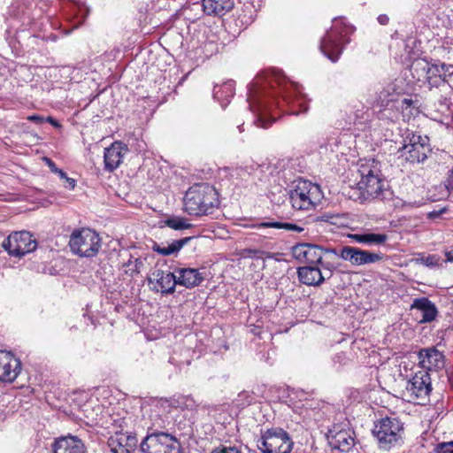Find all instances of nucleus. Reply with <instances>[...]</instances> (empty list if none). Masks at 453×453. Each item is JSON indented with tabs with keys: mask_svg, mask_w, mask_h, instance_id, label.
<instances>
[{
	"mask_svg": "<svg viewBox=\"0 0 453 453\" xmlns=\"http://www.w3.org/2000/svg\"><path fill=\"white\" fill-rule=\"evenodd\" d=\"M149 280H155L160 287L161 293L165 295L173 294L175 291V286L177 285L175 271L172 273L163 271L161 269H156L152 273L151 278H150Z\"/></svg>",
	"mask_w": 453,
	"mask_h": 453,
	"instance_id": "412c9836",
	"label": "nucleus"
},
{
	"mask_svg": "<svg viewBox=\"0 0 453 453\" xmlns=\"http://www.w3.org/2000/svg\"><path fill=\"white\" fill-rule=\"evenodd\" d=\"M135 150L139 153H142V152H145L146 151V143L144 141H139L137 139H135Z\"/></svg>",
	"mask_w": 453,
	"mask_h": 453,
	"instance_id": "49530a36",
	"label": "nucleus"
},
{
	"mask_svg": "<svg viewBox=\"0 0 453 453\" xmlns=\"http://www.w3.org/2000/svg\"><path fill=\"white\" fill-rule=\"evenodd\" d=\"M354 432L334 425L329 429L326 438L330 447L342 452H349L355 445Z\"/></svg>",
	"mask_w": 453,
	"mask_h": 453,
	"instance_id": "ddd939ff",
	"label": "nucleus"
},
{
	"mask_svg": "<svg viewBox=\"0 0 453 453\" xmlns=\"http://www.w3.org/2000/svg\"><path fill=\"white\" fill-rule=\"evenodd\" d=\"M443 68L444 63L434 64L429 66V73L427 75L426 81L433 87H438L441 83H443Z\"/></svg>",
	"mask_w": 453,
	"mask_h": 453,
	"instance_id": "7c9ffc66",
	"label": "nucleus"
},
{
	"mask_svg": "<svg viewBox=\"0 0 453 453\" xmlns=\"http://www.w3.org/2000/svg\"><path fill=\"white\" fill-rule=\"evenodd\" d=\"M192 237H185L179 240H173L171 243H157L155 242L152 246V250L162 255V256H170L173 254H177L186 244L189 242Z\"/></svg>",
	"mask_w": 453,
	"mask_h": 453,
	"instance_id": "bb28decb",
	"label": "nucleus"
},
{
	"mask_svg": "<svg viewBox=\"0 0 453 453\" xmlns=\"http://www.w3.org/2000/svg\"><path fill=\"white\" fill-rule=\"evenodd\" d=\"M434 450L435 453H453V441L439 443Z\"/></svg>",
	"mask_w": 453,
	"mask_h": 453,
	"instance_id": "a19ab883",
	"label": "nucleus"
},
{
	"mask_svg": "<svg viewBox=\"0 0 453 453\" xmlns=\"http://www.w3.org/2000/svg\"><path fill=\"white\" fill-rule=\"evenodd\" d=\"M346 196L356 202L363 203L365 202H369L365 195L363 188H361V185H359V181L357 182L356 187H349Z\"/></svg>",
	"mask_w": 453,
	"mask_h": 453,
	"instance_id": "2f4dec72",
	"label": "nucleus"
},
{
	"mask_svg": "<svg viewBox=\"0 0 453 453\" xmlns=\"http://www.w3.org/2000/svg\"><path fill=\"white\" fill-rule=\"evenodd\" d=\"M46 121L50 123L52 126H54L56 127H60V124L55 119H53L52 117H48Z\"/></svg>",
	"mask_w": 453,
	"mask_h": 453,
	"instance_id": "6e6d98bb",
	"label": "nucleus"
},
{
	"mask_svg": "<svg viewBox=\"0 0 453 453\" xmlns=\"http://www.w3.org/2000/svg\"><path fill=\"white\" fill-rule=\"evenodd\" d=\"M440 257L437 255H427L421 256L420 257L416 258V262L418 264H421L429 268H434L440 264Z\"/></svg>",
	"mask_w": 453,
	"mask_h": 453,
	"instance_id": "c9c22d12",
	"label": "nucleus"
},
{
	"mask_svg": "<svg viewBox=\"0 0 453 453\" xmlns=\"http://www.w3.org/2000/svg\"><path fill=\"white\" fill-rule=\"evenodd\" d=\"M326 249L311 243H298L292 247L293 257L301 263H307L310 265H317L322 263V257L331 255L326 253Z\"/></svg>",
	"mask_w": 453,
	"mask_h": 453,
	"instance_id": "4468645a",
	"label": "nucleus"
},
{
	"mask_svg": "<svg viewBox=\"0 0 453 453\" xmlns=\"http://www.w3.org/2000/svg\"><path fill=\"white\" fill-rule=\"evenodd\" d=\"M234 95V82L233 81H227L220 86L214 87L213 97L220 103L223 108L229 104Z\"/></svg>",
	"mask_w": 453,
	"mask_h": 453,
	"instance_id": "cd10ccee",
	"label": "nucleus"
},
{
	"mask_svg": "<svg viewBox=\"0 0 453 453\" xmlns=\"http://www.w3.org/2000/svg\"><path fill=\"white\" fill-rule=\"evenodd\" d=\"M413 101L410 98H403L402 101V106L405 108H409L412 105Z\"/></svg>",
	"mask_w": 453,
	"mask_h": 453,
	"instance_id": "5fc2aeb1",
	"label": "nucleus"
},
{
	"mask_svg": "<svg viewBox=\"0 0 453 453\" xmlns=\"http://www.w3.org/2000/svg\"><path fill=\"white\" fill-rule=\"evenodd\" d=\"M61 180H63L65 181V188H68L69 190H72L75 188L76 186V181L73 178H69L66 174H65V178H62Z\"/></svg>",
	"mask_w": 453,
	"mask_h": 453,
	"instance_id": "c03bdc74",
	"label": "nucleus"
},
{
	"mask_svg": "<svg viewBox=\"0 0 453 453\" xmlns=\"http://www.w3.org/2000/svg\"><path fill=\"white\" fill-rule=\"evenodd\" d=\"M378 447L383 450H394L404 443V426L398 418L386 417L379 419L372 429Z\"/></svg>",
	"mask_w": 453,
	"mask_h": 453,
	"instance_id": "f03ea898",
	"label": "nucleus"
},
{
	"mask_svg": "<svg viewBox=\"0 0 453 453\" xmlns=\"http://www.w3.org/2000/svg\"><path fill=\"white\" fill-rule=\"evenodd\" d=\"M418 357V363L424 371H437L444 367V356L435 347L420 349Z\"/></svg>",
	"mask_w": 453,
	"mask_h": 453,
	"instance_id": "dca6fc26",
	"label": "nucleus"
},
{
	"mask_svg": "<svg viewBox=\"0 0 453 453\" xmlns=\"http://www.w3.org/2000/svg\"><path fill=\"white\" fill-rule=\"evenodd\" d=\"M347 361H348V358L344 352L336 353L333 357V362L335 365H338L339 366L344 365L347 364Z\"/></svg>",
	"mask_w": 453,
	"mask_h": 453,
	"instance_id": "79ce46f5",
	"label": "nucleus"
},
{
	"mask_svg": "<svg viewBox=\"0 0 453 453\" xmlns=\"http://www.w3.org/2000/svg\"><path fill=\"white\" fill-rule=\"evenodd\" d=\"M181 398L186 401L185 402V405H186L187 408H193L194 407V401H193L192 398L186 397V396H183Z\"/></svg>",
	"mask_w": 453,
	"mask_h": 453,
	"instance_id": "864d4df0",
	"label": "nucleus"
},
{
	"mask_svg": "<svg viewBox=\"0 0 453 453\" xmlns=\"http://www.w3.org/2000/svg\"><path fill=\"white\" fill-rule=\"evenodd\" d=\"M165 225L174 230L188 229L191 224L182 218H170L165 220Z\"/></svg>",
	"mask_w": 453,
	"mask_h": 453,
	"instance_id": "f704fd0d",
	"label": "nucleus"
},
{
	"mask_svg": "<svg viewBox=\"0 0 453 453\" xmlns=\"http://www.w3.org/2000/svg\"><path fill=\"white\" fill-rule=\"evenodd\" d=\"M350 238L358 243H365L368 245H379L385 243L388 237L386 234L367 233L354 234L350 235Z\"/></svg>",
	"mask_w": 453,
	"mask_h": 453,
	"instance_id": "c85d7f7f",
	"label": "nucleus"
},
{
	"mask_svg": "<svg viewBox=\"0 0 453 453\" xmlns=\"http://www.w3.org/2000/svg\"><path fill=\"white\" fill-rule=\"evenodd\" d=\"M27 119L35 122V123H42L43 121V118L39 115H31L27 117Z\"/></svg>",
	"mask_w": 453,
	"mask_h": 453,
	"instance_id": "de8ad7c7",
	"label": "nucleus"
},
{
	"mask_svg": "<svg viewBox=\"0 0 453 453\" xmlns=\"http://www.w3.org/2000/svg\"><path fill=\"white\" fill-rule=\"evenodd\" d=\"M249 101H250L249 107L254 113H256L257 115V118L256 120L257 126L261 127L263 128H267L268 126L272 122L274 121V119H272V118L269 119H266V114L271 108L269 104L265 100H264L255 95L250 96L249 97Z\"/></svg>",
	"mask_w": 453,
	"mask_h": 453,
	"instance_id": "aec40b11",
	"label": "nucleus"
},
{
	"mask_svg": "<svg viewBox=\"0 0 453 453\" xmlns=\"http://www.w3.org/2000/svg\"><path fill=\"white\" fill-rule=\"evenodd\" d=\"M256 443L261 453H290L294 446L290 434L281 427L261 430Z\"/></svg>",
	"mask_w": 453,
	"mask_h": 453,
	"instance_id": "20e7f679",
	"label": "nucleus"
},
{
	"mask_svg": "<svg viewBox=\"0 0 453 453\" xmlns=\"http://www.w3.org/2000/svg\"><path fill=\"white\" fill-rule=\"evenodd\" d=\"M429 66L430 64L426 59L418 58L411 63L410 71L413 78L420 81L421 79H427L430 71Z\"/></svg>",
	"mask_w": 453,
	"mask_h": 453,
	"instance_id": "c756f323",
	"label": "nucleus"
},
{
	"mask_svg": "<svg viewBox=\"0 0 453 453\" xmlns=\"http://www.w3.org/2000/svg\"><path fill=\"white\" fill-rule=\"evenodd\" d=\"M53 453H86L83 441L77 436L57 438L52 445Z\"/></svg>",
	"mask_w": 453,
	"mask_h": 453,
	"instance_id": "a211bd4d",
	"label": "nucleus"
},
{
	"mask_svg": "<svg viewBox=\"0 0 453 453\" xmlns=\"http://www.w3.org/2000/svg\"><path fill=\"white\" fill-rule=\"evenodd\" d=\"M180 449L177 439L164 432L148 434L140 445L142 453H180Z\"/></svg>",
	"mask_w": 453,
	"mask_h": 453,
	"instance_id": "1a4fd4ad",
	"label": "nucleus"
},
{
	"mask_svg": "<svg viewBox=\"0 0 453 453\" xmlns=\"http://www.w3.org/2000/svg\"><path fill=\"white\" fill-rule=\"evenodd\" d=\"M37 242L27 231L14 232L8 235L3 242L2 248L12 257H22L34 251Z\"/></svg>",
	"mask_w": 453,
	"mask_h": 453,
	"instance_id": "9d476101",
	"label": "nucleus"
},
{
	"mask_svg": "<svg viewBox=\"0 0 453 453\" xmlns=\"http://www.w3.org/2000/svg\"><path fill=\"white\" fill-rule=\"evenodd\" d=\"M43 161L49 166L50 171L52 173H57L60 177V179L65 178V173L63 170L58 168L56 164L50 158L44 157Z\"/></svg>",
	"mask_w": 453,
	"mask_h": 453,
	"instance_id": "58836bf2",
	"label": "nucleus"
},
{
	"mask_svg": "<svg viewBox=\"0 0 453 453\" xmlns=\"http://www.w3.org/2000/svg\"><path fill=\"white\" fill-rule=\"evenodd\" d=\"M133 257L130 256V258L127 262L124 263L125 273L133 276L140 273L141 268L143 266V261L141 258H134L132 260Z\"/></svg>",
	"mask_w": 453,
	"mask_h": 453,
	"instance_id": "473e14b6",
	"label": "nucleus"
},
{
	"mask_svg": "<svg viewBox=\"0 0 453 453\" xmlns=\"http://www.w3.org/2000/svg\"><path fill=\"white\" fill-rule=\"evenodd\" d=\"M297 274L299 280L307 286H319L325 280V276L317 265L299 267Z\"/></svg>",
	"mask_w": 453,
	"mask_h": 453,
	"instance_id": "5701e85b",
	"label": "nucleus"
},
{
	"mask_svg": "<svg viewBox=\"0 0 453 453\" xmlns=\"http://www.w3.org/2000/svg\"><path fill=\"white\" fill-rule=\"evenodd\" d=\"M378 21L380 25H387L389 21V18L385 14H381L378 17Z\"/></svg>",
	"mask_w": 453,
	"mask_h": 453,
	"instance_id": "8fccbe9b",
	"label": "nucleus"
},
{
	"mask_svg": "<svg viewBox=\"0 0 453 453\" xmlns=\"http://www.w3.org/2000/svg\"><path fill=\"white\" fill-rule=\"evenodd\" d=\"M250 227L256 228L257 230H264L266 228H276L282 229L287 232H296L302 233L304 231V227L289 222H280V221H273V220H265L257 224H253L249 226Z\"/></svg>",
	"mask_w": 453,
	"mask_h": 453,
	"instance_id": "a878e982",
	"label": "nucleus"
},
{
	"mask_svg": "<svg viewBox=\"0 0 453 453\" xmlns=\"http://www.w3.org/2000/svg\"><path fill=\"white\" fill-rule=\"evenodd\" d=\"M334 218L333 215L323 214L317 218V221L329 222Z\"/></svg>",
	"mask_w": 453,
	"mask_h": 453,
	"instance_id": "09e8293b",
	"label": "nucleus"
},
{
	"mask_svg": "<svg viewBox=\"0 0 453 453\" xmlns=\"http://www.w3.org/2000/svg\"><path fill=\"white\" fill-rule=\"evenodd\" d=\"M177 284L184 286L187 288H192L199 286L204 280L203 275L198 269L195 268H177L175 269Z\"/></svg>",
	"mask_w": 453,
	"mask_h": 453,
	"instance_id": "4be33fe9",
	"label": "nucleus"
},
{
	"mask_svg": "<svg viewBox=\"0 0 453 453\" xmlns=\"http://www.w3.org/2000/svg\"><path fill=\"white\" fill-rule=\"evenodd\" d=\"M234 0H203V10L207 15L223 16L234 8Z\"/></svg>",
	"mask_w": 453,
	"mask_h": 453,
	"instance_id": "b1692460",
	"label": "nucleus"
},
{
	"mask_svg": "<svg viewBox=\"0 0 453 453\" xmlns=\"http://www.w3.org/2000/svg\"><path fill=\"white\" fill-rule=\"evenodd\" d=\"M219 204L218 192L208 183L190 187L184 196V210L193 216L211 214Z\"/></svg>",
	"mask_w": 453,
	"mask_h": 453,
	"instance_id": "f257e3e1",
	"label": "nucleus"
},
{
	"mask_svg": "<svg viewBox=\"0 0 453 453\" xmlns=\"http://www.w3.org/2000/svg\"><path fill=\"white\" fill-rule=\"evenodd\" d=\"M326 252L333 253L334 256L349 261L353 265L373 264L382 260L383 258V255L381 253H372L368 250H364L351 246H344L339 252L336 250H326Z\"/></svg>",
	"mask_w": 453,
	"mask_h": 453,
	"instance_id": "f8f14e48",
	"label": "nucleus"
},
{
	"mask_svg": "<svg viewBox=\"0 0 453 453\" xmlns=\"http://www.w3.org/2000/svg\"><path fill=\"white\" fill-rule=\"evenodd\" d=\"M430 151L428 138L415 134H409L403 140V144L398 149V157L414 164L424 161Z\"/></svg>",
	"mask_w": 453,
	"mask_h": 453,
	"instance_id": "6e6552de",
	"label": "nucleus"
},
{
	"mask_svg": "<svg viewBox=\"0 0 453 453\" xmlns=\"http://www.w3.org/2000/svg\"><path fill=\"white\" fill-rule=\"evenodd\" d=\"M138 444V440L134 434L116 433L108 440V445L112 453H133Z\"/></svg>",
	"mask_w": 453,
	"mask_h": 453,
	"instance_id": "f3484780",
	"label": "nucleus"
},
{
	"mask_svg": "<svg viewBox=\"0 0 453 453\" xmlns=\"http://www.w3.org/2000/svg\"><path fill=\"white\" fill-rule=\"evenodd\" d=\"M432 390L431 378L428 372L421 370L417 372L407 382L404 395L408 402H417L427 399Z\"/></svg>",
	"mask_w": 453,
	"mask_h": 453,
	"instance_id": "9b49d317",
	"label": "nucleus"
},
{
	"mask_svg": "<svg viewBox=\"0 0 453 453\" xmlns=\"http://www.w3.org/2000/svg\"><path fill=\"white\" fill-rule=\"evenodd\" d=\"M444 211H445V209H442L440 211H433L429 212L428 217L430 219H435V218H438Z\"/></svg>",
	"mask_w": 453,
	"mask_h": 453,
	"instance_id": "3c124183",
	"label": "nucleus"
},
{
	"mask_svg": "<svg viewBox=\"0 0 453 453\" xmlns=\"http://www.w3.org/2000/svg\"><path fill=\"white\" fill-rule=\"evenodd\" d=\"M262 253H264V252L259 250H255V249H245V250H243V255L245 257H254L257 254H262Z\"/></svg>",
	"mask_w": 453,
	"mask_h": 453,
	"instance_id": "a18cd8bd",
	"label": "nucleus"
},
{
	"mask_svg": "<svg viewBox=\"0 0 453 453\" xmlns=\"http://www.w3.org/2000/svg\"><path fill=\"white\" fill-rule=\"evenodd\" d=\"M380 169L374 160L361 164L358 169L360 174L359 185L363 188L368 201L384 200L389 193L385 188V182L380 177Z\"/></svg>",
	"mask_w": 453,
	"mask_h": 453,
	"instance_id": "7ed1b4c3",
	"label": "nucleus"
},
{
	"mask_svg": "<svg viewBox=\"0 0 453 453\" xmlns=\"http://www.w3.org/2000/svg\"><path fill=\"white\" fill-rule=\"evenodd\" d=\"M318 265H320L322 266V268H324L325 270H327L329 272V275L327 276V278L331 277L332 275V272L334 270L336 269V265L331 261H325L323 258H322V263H319Z\"/></svg>",
	"mask_w": 453,
	"mask_h": 453,
	"instance_id": "37998d69",
	"label": "nucleus"
},
{
	"mask_svg": "<svg viewBox=\"0 0 453 453\" xmlns=\"http://www.w3.org/2000/svg\"><path fill=\"white\" fill-rule=\"evenodd\" d=\"M349 30L350 27L342 26L340 20L334 19V25L321 39L319 50L332 62L338 61L342 53L343 45L349 42L346 36Z\"/></svg>",
	"mask_w": 453,
	"mask_h": 453,
	"instance_id": "423d86ee",
	"label": "nucleus"
},
{
	"mask_svg": "<svg viewBox=\"0 0 453 453\" xmlns=\"http://www.w3.org/2000/svg\"><path fill=\"white\" fill-rule=\"evenodd\" d=\"M290 87H293L295 92H296L298 94V96L296 95V98L295 102H293V104H295L296 102L297 105L300 108L298 111H294L292 113L298 115L300 113L307 112L309 107H308V104H306V102L304 101L303 97L302 96H300L301 92L299 91L298 86L291 83Z\"/></svg>",
	"mask_w": 453,
	"mask_h": 453,
	"instance_id": "e433bc0d",
	"label": "nucleus"
},
{
	"mask_svg": "<svg viewBox=\"0 0 453 453\" xmlns=\"http://www.w3.org/2000/svg\"><path fill=\"white\" fill-rule=\"evenodd\" d=\"M447 261L453 262V249L445 252Z\"/></svg>",
	"mask_w": 453,
	"mask_h": 453,
	"instance_id": "4d7b16f0",
	"label": "nucleus"
},
{
	"mask_svg": "<svg viewBox=\"0 0 453 453\" xmlns=\"http://www.w3.org/2000/svg\"><path fill=\"white\" fill-rule=\"evenodd\" d=\"M127 151V146L120 142H115L109 148H106L104 156V168L109 172L117 169L122 163Z\"/></svg>",
	"mask_w": 453,
	"mask_h": 453,
	"instance_id": "6ab92c4d",
	"label": "nucleus"
},
{
	"mask_svg": "<svg viewBox=\"0 0 453 453\" xmlns=\"http://www.w3.org/2000/svg\"><path fill=\"white\" fill-rule=\"evenodd\" d=\"M213 453H242L239 449H237L236 448H228V449H224L222 450H220L219 452H213Z\"/></svg>",
	"mask_w": 453,
	"mask_h": 453,
	"instance_id": "603ef678",
	"label": "nucleus"
},
{
	"mask_svg": "<svg viewBox=\"0 0 453 453\" xmlns=\"http://www.w3.org/2000/svg\"><path fill=\"white\" fill-rule=\"evenodd\" d=\"M274 80L280 87V93L282 94L284 100L289 103L291 96H290V94H288V88H287V84H284V85L282 84L284 78L275 76Z\"/></svg>",
	"mask_w": 453,
	"mask_h": 453,
	"instance_id": "ea45409f",
	"label": "nucleus"
},
{
	"mask_svg": "<svg viewBox=\"0 0 453 453\" xmlns=\"http://www.w3.org/2000/svg\"><path fill=\"white\" fill-rule=\"evenodd\" d=\"M32 4V0H16L12 5V12L16 17L27 14V10Z\"/></svg>",
	"mask_w": 453,
	"mask_h": 453,
	"instance_id": "72a5a7b5",
	"label": "nucleus"
},
{
	"mask_svg": "<svg viewBox=\"0 0 453 453\" xmlns=\"http://www.w3.org/2000/svg\"><path fill=\"white\" fill-rule=\"evenodd\" d=\"M322 197L323 193L320 187L306 180H297L295 188L289 192L292 207L299 211H308L315 208Z\"/></svg>",
	"mask_w": 453,
	"mask_h": 453,
	"instance_id": "39448f33",
	"label": "nucleus"
},
{
	"mask_svg": "<svg viewBox=\"0 0 453 453\" xmlns=\"http://www.w3.org/2000/svg\"><path fill=\"white\" fill-rule=\"evenodd\" d=\"M71 251L81 257H93L101 248V238L98 234L89 228L74 230L69 240Z\"/></svg>",
	"mask_w": 453,
	"mask_h": 453,
	"instance_id": "0eeeda50",
	"label": "nucleus"
},
{
	"mask_svg": "<svg viewBox=\"0 0 453 453\" xmlns=\"http://www.w3.org/2000/svg\"><path fill=\"white\" fill-rule=\"evenodd\" d=\"M21 370V363L9 351L0 350V380L12 382Z\"/></svg>",
	"mask_w": 453,
	"mask_h": 453,
	"instance_id": "2eb2a0df",
	"label": "nucleus"
},
{
	"mask_svg": "<svg viewBox=\"0 0 453 453\" xmlns=\"http://www.w3.org/2000/svg\"><path fill=\"white\" fill-rule=\"evenodd\" d=\"M411 309H417L422 312L421 322L427 323L435 319L437 309L435 305L426 297L415 299Z\"/></svg>",
	"mask_w": 453,
	"mask_h": 453,
	"instance_id": "393cba45",
	"label": "nucleus"
},
{
	"mask_svg": "<svg viewBox=\"0 0 453 453\" xmlns=\"http://www.w3.org/2000/svg\"><path fill=\"white\" fill-rule=\"evenodd\" d=\"M443 83H448L451 87H453V65H446L444 63L443 68Z\"/></svg>",
	"mask_w": 453,
	"mask_h": 453,
	"instance_id": "4c0bfd02",
	"label": "nucleus"
}]
</instances>
